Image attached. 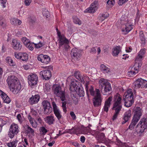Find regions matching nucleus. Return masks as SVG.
<instances>
[{"label":"nucleus","instance_id":"f257e3e1","mask_svg":"<svg viewBox=\"0 0 147 147\" xmlns=\"http://www.w3.org/2000/svg\"><path fill=\"white\" fill-rule=\"evenodd\" d=\"M145 50L142 49L140 51L135 60V64L131 67L130 71L128 73V75L130 77H133L139 71V68L142 65V60L143 55L145 53Z\"/></svg>","mask_w":147,"mask_h":147},{"label":"nucleus","instance_id":"f03ea898","mask_svg":"<svg viewBox=\"0 0 147 147\" xmlns=\"http://www.w3.org/2000/svg\"><path fill=\"white\" fill-rule=\"evenodd\" d=\"M147 129V118H142L136 127L135 131L139 136H142Z\"/></svg>","mask_w":147,"mask_h":147},{"label":"nucleus","instance_id":"7ed1b4c3","mask_svg":"<svg viewBox=\"0 0 147 147\" xmlns=\"http://www.w3.org/2000/svg\"><path fill=\"white\" fill-rule=\"evenodd\" d=\"M99 84L101 91L103 95H107L111 90V84L104 78L100 80Z\"/></svg>","mask_w":147,"mask_h":147},{"label":"nucleus","instance_id":"20e7f679","mask_svg":"<svg viewBox=\"0 0 147 147\" xmlns=\"http://www.w3.org/2000/svg\"><path fill=\"white\" fill-rule=\"evenodd\" d=\"M134 117L129 127V128L131 130L134 129L142 115L141 109L139 107H136L134 110Z\"/></svg>","mask_w":147,"mask_h":147},{"label":"nucleus","instance_id":"39448f33","mask_svg":"<svg viewBox=\"0 0 147 147\" xmlns=\"http://www.w3.org/2000/svg\"><path fill=\"white\" fill-rule=\"evenodd\" d=\"M125 106L127 107H131L134 102V94L132 89H127L124 95Z\"/></svg>","mask_w":147,"mask_h":147},{"label":"nucleus","instance_id":"423d86ee","mask_svg":"<svg viewBox=\"0 0 147 147\" xmlns=\"http://www.w3.org/2000/svg\"><path fill=\"white\" fill-rule=\"evenodd\" d=\"M77 83L76 81L71 82L69 90L71 92L76 91L80 97L84 96L85 94L84 89L81 86H78L76 83Z\"/></svg>","mask_w":147,"mask_h":147},{"label":"nucleus","instance_id":"0eeeda50","mask_svg":"<svg viewBox=\"0 0 147 147\" xmlns=\"http://www.w3.org/2000/svg\"><path fill=\"white\" fill-rule=\"evenodd\" d=\"M56 30L57 31V34L58 37V41L59 48H61L62 46L64 45L65 48V49L66 48L65 47L68 46V44L69 42V40L64 35L61 34L60 32L59 31L57 28H56Z\"/></svg>","mask_w":147,"mask_h":147},{"label":"nucleus","instance_id":"6e6552de","mask_svg":"<svg viewBox=\"0 0 147 147\" xmlns=\"http://www.w3.org/2000/svg\"><path fill=\"white\" fill-rule=\"evenodd\" d=\"M19 132V128L17 124H12L10 126L8 136L11 138H13Z\"/></svg>","mask_w":147,"mask_h":147},{"label":"nucleus","instance_id":"1a4fd4ad","mask_svg":"<svg viewBox=\"0 0 147 147\" xmlns=\"http://www.w3.org/2000/svg\"><path fill=\"white\" fill-rule=\"evenodd\" d=\"M122 102L121 96L119 93H117L114 96V103L112 108L121 109L122 105Z\"/></svg>","mask_w":147,"mask_h":147},{"label":"nucleus","instance_id":"9d476101","mask_svg":"<svg viewBox=\"0 0 147 147\" xmlns=\"http://www.w3.org/2000/svg\"><path fill=\"white\" fill-rule=\"evenodd\" d=\"M54 92L57 96L59 97L62 101H64L65 99L64 92L63 91L61 86L59 85L56 86L54 88Z\"/></svg>","mask_w":147,"mask_h":147},{"label":"nucleus","instance_id":"9b49d317","mask_svg":"<svg viewBox=\"0 0 147 147\" xmlns=\"http://www.w3.org/2000/svg\"><path fill=\"white\" fill-rule=\"evenodd\" d=\"M102 98L101 96L100 91L97 89L96 91V95L95 96L93 99V105L95 107H98L101 105Z\"/></svg>","mask_w":147,"mask_h":147},{"label":"nucleus","instance_id":"f8f14e48","mask_svg":"<svg viewBox=\"0 0 147 147\" xmlns=\"http://www.w3.org/2000/svg\"><path fill=\"white\" fill-rule=\"evenodd\" d=\"M52 105L54 113L58 120L61 123L60 121L62 117L61 112L57 107L54 101L52 102Z\"/></svg>","mask_w":147,"mask_h":147},{"label":"nucleus","instance_id":"ddd939ff","mask_svg":"<svg viewBox=\"0 0 147 147\" xmlns=\"http://www.w3.org/2000/svg\"><path fill=\"white\" fill-rule=\"evenodd\" d=\"M38 80V77L36 74L34 73H31L28 76V84L31 86L36 85Z\"/></svg>","mask_w":147,"mask_h":147},{"label":"nucleus","instance_id":"4468645a","mask_svg":"<svg viewBox=\"0 0 147 147\" xmlns=\"http://www.w3.org/2000/svg\"><path fill=\"white\" fill-rule=\"evenodd\" d=\"M49 68L48 69L43 70L40 71V75L41 78L45 80H48L52 76L51 71L49 70Z\"/></svg>","mask_w":147,"mask_h":147},{"label":"nucleus","instance_id":"2eb2a0df","mask_svg":"<svg viewBox=\"0 0 147 147\" xmlns=\"http://www.w3.org/2000/svg\"><path fill=\"white\" fill-rule=\"evenodd\" d=\"M9 87H10L11 90L15 94L19 93L21 88V85L19 81L16 83Z\"/></svg>","mask_w":147,"mask_h":147},{"label":"nucleus","instance_id":"dca6fc26","mask_svg":"<svg viewBox=\"0 0 147 147\" xmlns=\"http://www.w3.org/2000/svg\"><path fill=\"white\" fill-rule=\"evenodd\" d=\"M37 59L42 63L47 64L50 61V58L47 55L41 54L38 56Z\"/></svg>","mask_w":147,"mask_h":147},{"label":"nucleus","instance_id":"f3484780","mask_svg":"<svg viewBox=\"0 0 147 147\" xmlns=\"http://www.w3.org/2000/svg\"><path fill=\"white\" fill-rule=\"evenodd\" d=\"M11 45L12 48L16 50H20L22 47L19 40L16 39L12 40Z\"/></svg>","mask_w":147,"mask_h":147},{"label":"nucleus","instance_id":"a211bd4d","mask_svg":"<svg viewBox=\"0 0 147 147\" xmlns=\"http://www.w3.org/2000/svg\"><path fill=\"white\" fill-rule=\"evenodd\" d=\"M98 5L96 1H94L91 5L90 7L85 10V12L94 13L97 10Z\"/></svg>","mask_w":147,"mask_h":147},{"label":"nucleus","instance_id":"6ab92c4d","mask_svg":"<svg viewBox=\"0 0 147 147\" xmlns=\"http://www.w3.org/2000/svg\"><path fill=\"white\" fill-rule=\"evenodd\" d=\"M19 80L16 77L13 75L9 76L7 80V81L9 86L16 83Z\"/></svg>","mask_w":147,"mask_h":147},{"label":"nucleus","instance_id":"aec40b11","mask_svg":"<svg viewBox=\"0 0 147 147\" xmlns=\"http://www.w3.org/2000/svg\"><path fill=\"white\" fill-rule=\"evenodd\" d=\"M133 25L130 22H127L125 24V28H123L122 31L124 34H126L130 31L133 29Z\"/></svg>","mask_w":147,"mask_h":147},{"label":"nucleus","instance_id":"412c9836","mask_svg":"<svg viewBox=\"0 0 147 147\" xmlns=\"http://www.w3.org/2000/svg\"><path fill=\"white\" fill-rule=\"evenodd\" d=\"M112 97H109L105 101L104 105L103 108V110L107 112L109 111V109L111 105V102L112 101Z\"/></svg>","mask_w":147,"mask_h":147},{"label":"nucleus","instance_id":"4be33fe9","mask_svg":"<svg viewBox=\"0 0 147 147\" xmlns=\"http://www.w3.org/2000/svg\"><path fill=\"white\" fill-rule=\"evenodd\" d=\"M45 122L49 125H53L55 122V118L53 116L50 115L46 117L44 119Z\"/></svg>","mask_w":147,"mask_h":147},{"label":"nucleus","instance_id":"5701e85b","mask_svg":"<svg viewBox=\"0 0 147 147\" xmlns=\"http://www.w3.org/2000/svg\"><path fill=\"white\" fill-rule=\"evenodd\" d=\"M40 97L38 94H36L34 96H32L29 100V102L30 104L32 105L37 103L39 101Z\"/></svg>","mask_w":147,"mask_h":147},{"label":"nucleus","instance_id":"b1692460","mask_svg":"<svg viewBox=\"0 0 147 147\" xmlns=\"http://www.w3.org/2000/svg\"><path fill=\"white\" fill-rule=\"evenodd\" d=\"M81 53L80 50L76 48L73 49L71 50V54L73 55L74 57L76 58H78L81 57Z\"/></svg>","mask_w":147,"mask_h":147},{"label":"nucleus","instance_id":"393cba45","mask_svg":"<svg viewBox=\"0 0 147 147\" xmlns=\"http://www.w3.org/2000/svg\"><path fill=\"white\" fill-rule=\"evenodd\" d=\"M0 96L2 98L4 102L9 103L11 100L8 96L2 90H0Z\"/></svg>","mask_w":147,"mask_h":147},{"label":"nucleus","instance_id":"a878e982","mask_svg":"<svg viewBox=\"0 0 147 147\" xmlns=\"http://www.w3.org/2000/svg\"><path fill=\"white\" fill-rule=\"evenodd\" d=\"M74 75L76 78L80 80L81 82L83 83H84V80L80 72L79 71H75Z\"/></svg>","mask_w":147,"mask_h":147},{"label":"nucleus","instance_id":"bb28decb","mask_svg":"<svg viewBox=\"0 0 147 147\" xmlns=\"http://www.w3.org/2000/svg\"><path fill=\"white\" fill-rule=\"evenodd\" d=\"M120 51V46H117L113 48L112 49V55L114 56H117Z\"/></svg>","mask_w":147,"mask_h":147},{"label":"nucleus","instance_id":"cd10ccee","mask_svg":"<svg viewBox=\"0 0 147 147\" xmlns=\"http://www.w3.org/2000/svg\"><path fill=\"white\" fill-rule=\"evenodd\" d=\"M100 68L101 71L105 74L107 73L110 72V69L103 64L100 65Z\"/></svg>","mask_w":147,"mask_h":147},{"label":"nucleus","instance_id":"c85d7f7f","mask_svg":"<svg viewBox=\"0 0 147 147\" xmlns=\"http://www.w3.org/2000/svg\"><path fill=\"white\" fill-rule=\"evenodd\" d=\"M72 129H73L72 130V134L78 135L81 132V129L80 127L77 126H75L73 127Z\"/></svg>","mask_w":147,"mask_h":147},{"label":"nucleus","instance_id":"c756f323","mask_svg":"<svg viewBox=\"0 0 147 147\" xmlns=\"http://www.w3.org/2000/svg\"><path fill=\"white\" fill-rule=\"evenodd\" d=\"M10 22L12 24L20 25L22 23L21 21L17 18H12L10 20Z\"/></svg>","mask_w":147,"mask_h":147},{"label":"nucleus","instance_id":"7c9ffc66","mask_svg":"<svg viewBox=\"0 0 147 147\" xmlns=\"http://www.w3.org/2000/svg\"><path fill=\"white\" fill-rule=\"evenodd\" d=\"M109 14L108 13L106 12L105 13L100 14L99 15V20L100 22H102L105 19L108 17Z\"/></svg>","mask_w":147,"mask_h":147},{"label":"nucleus","instance_id":"2f4dec72","mask_svg":"<svg viewBox=\"0 0 147 147\" xmlns=\"http://www.w3.org/2000/svg\"><path fill=\"white\" fill-rule=\"evenodd\" d=\"M28 119L32 126L34 127H36L37 126V123L34 120V119L32 118L30 115H29L28 116Z\"/></svg>","mask_w":147,"mask_h":147},{"label":"nucleus","instance_id":"473e14b6","mask_svg":"<svg viewBox=\"0 0 147 147\" xmlns=\"http://www.w3.org/2000/svg\"><path fill=\"white\" fill-rule=\"evenodd\" d=\"M131 115V111H128L125 112L124 115L123 119L124 120L128 121L130 118Z\"/></svg>","mask_w":147,"mask_h":147},{"label":"nucleus","instance_id":"72a5a7b5","mask_svg":"<svg viewBox=\"0 0 147 147\" xmlns=\"http://www.w3.org/2000/svg\"><path fill=\"white\" fill-rule=\"evenodd\" d=\"M131 115V111H128L125 112L124 115L123 119L124 120L128 121L130 118Z\"/></svg>","mask_w":147,"mask_h":147},{"label":"nucleus","instance_id":"f704fd0d","mask_svg":"<svg viewBox=\"0 0 147 147\" xmlns=\"http://www.w3.org/2000/svg\"><path fill=\"white\" fill-rule=\"evenodd\" d=\"M139 37L141 40V43L144 45L145 43V38L142 31H141L139 33Z\"/></svg>","mask_w":147,"mask_h":147},{"label":"nucleus","instance_id":"c9c22d12","mask_svg":"<svg viewBox=\"0 0 147 147\" xmlns=\"http://www.w3.org/2000/svg\"><path fill=\"white\" fill-rule=\"evenodd\" d=\"M44 113L45 114L49 115L52 111V109L51 106L43 109Z\"/></svg>","mask_w":147,"mask_h":147},{"label":"nucleus","instance_id":"e433bc0d","mask_svg":"<svg viewBox=\"0 0 147 147\" xmlns=\"http://www.w3.org/2000/svg\"><path fill=\"white\" fill-rule=\"evenodd\" d=\"M112 109L115 111V113H114L113 116L112 118V120L113 121H114L117 118V117L118 115V114L121 109H113L112 108Z\"/></svg>","mask_w":147,"mask_h":147},{"label":"nucleus","instance_id":"4c0bfd02","mask_svg":"<svg viewBox=\"0 0 147 147\" xmlns=\"http://www.w3.org/2000/svg\"><path fill=\"white\" fill-rule=\"evenodd\" d=\"M6 60L7 63L10 66H13L15 65V63L11 57H7Z\"/></svg>","mask_w":147,"mask_h":147},{"label":"nucleus","instance_id":"58836bf2","mask_svg":"<svg viewBox=\"0 0 147 147\" xmlns=\"http://www.w3.org/2000/svg\"><path fill=\"white\" fill-rule=\"evenodd\" d=\"M18 142V140H15L11 142H10L7 143V146L9 147H16Z\"/></svg>","mask_w":147,"mask_h":147},{"label":"nucleus","instance_id":"ea45409f","mask_svg":"<svg viewBox=\"0 0 147 147\" xmlns=\"http://www.w3.org/2000/svg\"><path fill=\"white\" fill-rule=\"evenodd\" d=\"M20 59L23 61H27L28 58V55L27 54L24 52H21V55Z\"/></svg>","mask_w":147,"mask_h":147},{"label":"nucleus","instance_id":"a19ab883","mask_svg":"<svg viewBox=\"0 0 147 147\" xmlns=\"http://www.w3.org/2000/svg\"><path fill=\"white\" fill-rule=\"evenodd\" d=\"M47 132V129L44 126L41 127L40 129V134L42 135H45Z\"/></svg>","mask_w":147,"mask_h":147},{"label":"nucleus","instance_id":"79ce46f5","mask_svg":"<svg viewBox=\"0 0 147 147\" xmlns=\"http://www.w3.org/2000/svg\"><path fill=\"white\" fill-rule=\"evenodd\" d=\"M42 105L43 107V109L51 106L49 102L47 100L43 101L42 102Z\"/></svg>","mask_w":147,"mask_h":147},{"label":"nucleus","instance_id":"37998d69","mask_svg":"<svg viewBox=\"0 0 147 147\" xmlns=\"http://www.w3.org/2000/svg\"><path fill=\"white\" fill-rule=\"evenodd\" d=\"M73 20L74 22L76 24H78L80 25L82 24L81 21L76 16L73 17Z\"/></svg>","mask_w":147,"mask_h":147},{"label":"nucleus","instance_id":"c03bdc74","mask_svg":"<svg viewBox=\"0 0 147 147\" xmlns=\"http://www.w3.org/2000/svg\"><path fill=\"white\" fill-rule=\"evenodd\" d=\"M98 89H96L95 90H94V89L93 87L91 86L89 89V91L91 95L92 96H95L96 95V90Z\"/></svg>","mask_w":147,"mask_h":147},{"label":"nucleus","instance_id":"a18cd8bd","mask_svg":"<svg viewBox=\"0 0 147 147\" xmlns=\"http://www.w3.org/2000/svg\"><path fill=\"white\" fill-rule=\"evenodd\" d=\"M34 43H32L30 42L26 46L30 50L33 51L34 49L33 46V45H34Z\"/></svg>","mask_w":147,"mask_h":147},{"label":"nucleus","instance_id":"49530a36","mask_svg":"<svg viewBox=\"0 0 147 147\" xmlns=\"http://www.w3.org/2000/svg\"><path fill=\"white\" fill-rule=\"evenodd\" d=\"M22 41L26 46L30 42L26 38L24 37L22 38Z\"/></svg>","mask_w":147,"mask_h":147},{"label":"nucleus","instance_id":"de8ad7c7","mask_svg":"<svg viewBox=\"0 0 147 147\" xmlns=\"http://www.w3.org/2000/svg\"><path fill=\"white\" fill-rule=\"evenodd\" d=\"M42 13L44 16L47 18L49 15V12L47 9H44L43 10Z\"/></svg>","mask_w":147,"mask_h":147},{"label":"nucleus","instance_id":"09e8293b","mask_svg":"<svg viewBox=\"0 0 147 147\" xmlns=\"http://www.w3.org/2000/svg\"><path fill=\"white\" fill-rule=\"evenodd\" d=\"M27 128L28 133H30L32 135H34V131L32 128L28 125L27 126Z\"/></svg>","mask_w":147,"mask_h":147},{"label":"nucleus","instance_id":"8fccbe9b","mask_svg":"<svg viewBox=\"0 0 147 147\" xmlns=\"http://www.w3.org/2000/svg\"><path fill=\"white\" fill-rule=\"evenodd\" d=\"M63 101L62 102V107L63 110L64 112L65 113L67 111L66 105L67 104L65 100Z\"/></svg>","mask_w":147,"mask_h":147},{"label":"nucleus","instance_id":"3c124183","mask_svg":"<svg viewBox=\"0 0 147 147\" xmlns=\"http://www.w3.org/2000/svg\"><path fill=\"white\" fill-rule=\"evenodd\" d=\"M50 87L48 83H46L44 86V89L45 91L48 92L50 90Z\"/></svg>","mask_w":147,"mask_h":147},{"label":"nucleus","instance_id":"603ef678","mask_svg":"<svg viewBox=\"0 0 147 147\" xmlns=\"http://www.w3.org/2000/svg\"><path fill=\"white\" fill-rule=\"evenodd\" d=\"M7 0H0V3L3 8H5L6 7V3Z\"/></svg>","mask_w":147,"mask_h":147},{"label":"nucleus","instance_id":"864d4df0","mask_svg":"<svg viewBox=\"0 0 147 147\" xmlns=\"http://www.w3.org/2000/svg\"><path fill=\"white\" fill-rule=\"evenodd\" d=\"M34 44L35 48L36 49L40 48L42 47L43 46L42 43L41 42H39L38 44Z\"/></svg>","mask_w":147,"mask_h":147},{"label":"nucleus","instance_id":"5fc2aeb1","mask_svg":"<svg viewBox=\"0 0 147 147\" xmlns=\"http://www.w3.org/2000/svg\"><path fill=\"white\" fill-rule=\"evenodd\" d=\"M140 79H138L135 82V86L136 88H139L140 87Z\"/></svg>","mask_w":147,"mask_h":147},{"label":"nucleus","instance_id":"6e6d98bb","mask_svg":"<svg viewBox=\"0 0 147 147\" xmlns=\"http://www.w3.org/2000/svg\"><path fill=\"white\" fill-rule=\"evenodd\" d=\"M128 1V0H119L118 2V4L119 6H122Z\"/></svg>","mask_w":147,"mask_h":147},{"label":"nucleus","instance_id":"4d7b16f0","mask_svg":"<svg viewBox=\"0 0 147 147\" xmlns=\"http://www.w3.org/2000/svg\"><path fill=\"white\" fill-rule=\"evenodd\" d=\"M21 55V52L20 53H14L15 57L17 59H20Z\"/></svg>","mask_w":147,"mask_h":147},{"label":"nucleus","instance_id":"13d9d810","mask_svg":"<svg viewBox=\"0 0 147 147\" xmlns=\"http://www.w3.org/2000/svg\"><path fill=\"white\" fill-rule=\"evenodd\" d=\"M107 3L110 6L113 5L115 3V1L113 0H108L107 1Z\"/></svg>","mask_w":147,"mask_h":147},{"label":"nucleus","instance_id":"bf43d9fd","mask_svg":"<svg viewBox=\"0 0 147 147\" xmlns=\"http://www.w3.org/2000/svg\"><path fill=\"white\" fill-rule=\"evenodd\" d=\"M17 118V119L19 121L20 123H21L22 122V120L21 117V115L19 114L18 115Z\"/></svg>","mask_w":147,"mask_h":147},{"label":"nucleus","instance_id":"052dcab7","mask_svg":"<svg viewBox=\"0 0 147 147\" xmlns=\"http://www.w3.org/2000/svg\"><path fill=\"white\" fill-rule=\"evenodd\" d=\"M31 113V114L34 116H36L37 115V111L34 109H32Z\"/></svg>","mask_w":147,"mask_h":147},{"label":"nucleus","instance_id":"680f3d73","mask_svg":"<svg viewBox=\"0 0 147 147\" xmlns=\"http://www.w3.org/2000/svg\"><path fill=\"white\" fill-rule=\"evenodd\" d=\"M70 115L73 119L74 120L76 119V116L73 111H71L70 113Z\"/></svg>","mask_w":147,"mask_h":147},{"label":"nucleus","instance_id":"e2e57ef3","mask_svg":"<svg viewBox=\"0 0 147 147\" xmlns=\"http://www.w3.org/2000/svg\"><path fill=\"white\" fill-rule=\"evenodd\" d=\"M71 143L76 147H80L79 144L77 142H71Z\"/></svg>","mask_w":147,"mask_h":147},{"label":"nucleus","instance_id":"0e129e2a","mask_svg":"<svg viewBox=\"0 0 147 147\" xmlns=\"http://www.w3.org/2000/svg\"><path fill=\"white\" fill-rule=\"evenodd\" d=\"M32 1V0H25L24 1L25 5L26 6L29 5Z\"/></svg>","mask_w":147,"mask_h":147},{"label":"nucleus","instance_id":"69168bd1","mask_svg":"<svg viewBox=\"0 0 147 147\" xmlns=\"http://www.w3.org/2000/svg\"><path fill=\"white\" fill-rule=\"evenodd\" d=\"M140 79V87L141 88H143L144 84V83L145 80H144L141 78Z\"/></svg>","mask_w":147,"mask_h":147},{"label":"nucleus","instance_id":"338daca9","mask_svg":"<svg viewBox=\"0 0 147 147\" xmlns=\"http://www.w3.org/2000/svg\"><path fill=\"white\" fill-rule=\"evenodd\" d=\"M89 84V82H87L85 84V89L87 94H88V85Z\"/></svg>","mask_w":147,"mask_h":147},{"label":"nucleus","instance_id":"774afa93","mask_svg":"<svg viewBox=\"0 0 147 147\" xmlns=\"http://www.w3.org/2000/svg\"><path fill=\"white\" fill-rule=\"evenodd\" d=\"M73 129H72V128L71 129H66V132L67 133L70 134H72V130H73Z\"/></svg>","mask_w":147,"mask_h":147}]
</instances>
